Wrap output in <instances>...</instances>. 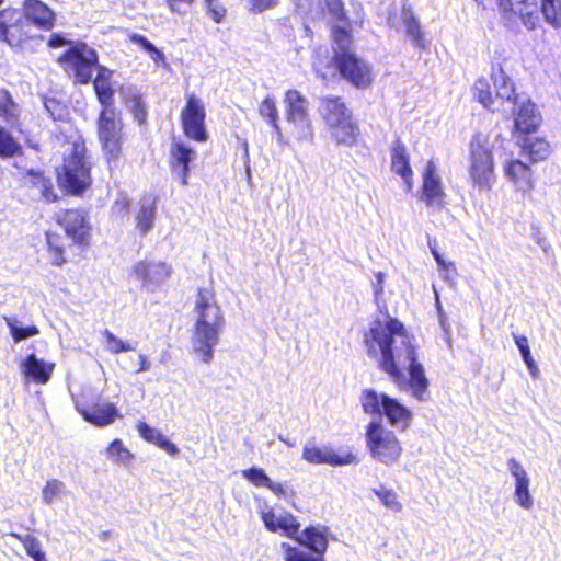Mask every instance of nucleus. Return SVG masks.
Masks as SVG:
<instances>
[{
    "mask_svg": "<svg viewBox=\"0 0 561 561\" xmlns=\"http://www.w3.org/2000/svg\"><path fill=\"white\" fill-rule=\"evenodd\" d=\"M41 183L39 191L41 196L47 203H57L60 199L59 194L57 193L54 183L48 176H39Z\"/></svg>",
    "mask_w": 561,
    "mask_h": 561,
    "instance_id": "47",
    "label": "nucleus"
},
{
    "mask_svg": "<svg viewBox=\"0 0 561 561\" xmlns=\"http://www.w3.org/2000/svg\"><path fill=\"white\" fill-rule=\"evenodd\" d=\"M285 115L289 123L308 121L307 99L296 89H289L284 95Z\"/></svg>",
    "mask_w": 561,
    "mask_h": 561,
    "instance_id": "28",
    "label": "nucleus"
},
{
    "mask_svg": "<svg viewBox=\"0 0 561 561\" xmlns=\"http://www.w3.org/2000/svg\"><path fill=\"white\" fill-rule=\"evenodd\" d=\"M520 20L528 30H535L538 24V16L535 12H520Z\"/></svg>",
    "mask_w": 561,
    "mask_h": 561,
    "instance_id": "60",
    "label": "nucleus"
},
{
    "mask_svg": "<svg viewBox=\"0 0 561 561\" xmlns=\"http://www.w3.org/2000/svg\"><path fill=\"white\" fill-rule=\"evenodd\" d=\"M24 547L26 554L30 556L34 561H48L45 552L42 550L39 540L31 535L22 536L19 534H12Z\"/></svg>",
    "mask_w": 561,
    "mask_h": 561,
    "instance_id": "37",
    "label": "nucleus"
},
{
    "mask_svg": "<svg viewBox=\"0 0 561 561\" xmlns=\"http://www.w3.org/2000/svg\"><path fill=\"white\" fill-rule=\"evenodd\" d=\"M300 546L306 547L311 557H307L298 548L283 542L282 549L285 553V561H325L324 553L327 552L329 541L325 534L316 526H307L301 533L298 534V539H295Z\"/></svg>",
    "mask_w": 561,
    "mask_h": 561,
    "instance_id": "11",
    "label": "nucleus"
},
{
    "mask_svg": "<svg viewBox=\"0 0 561 561\" xmlns=\"http://www.w3.org/2000/svg\"><path fill=\"white\" fill-rule=\"evenodd\" d=\"M137 430L139 435L148 443L158 446L171 456L179 454L178 446L169 440L160 431L151 427L144 421L138 422Z\"/></svg>",
    "mask_w": 561,
    "mask_h": 561,
    "instance_id": "33",
    "label": "nucleus"
},
{
    "mask_svg": "<svg viewBox=\"0 0 561 561\" xmlns=\"http://www.w3.org/2000/svg\"><path fill=\"white\" fill-rule=\"evenodd\" d=\"M320 113L328 128L353 115L351 110L347 108L343 98L340 95L323 96L320 99Z\"/></svg>",
    "mask_w": 561,
    "mask_h": 561,
    "instance_id": "26",
    "label": "nucleus"
},
{
    "mask_svg": "<svg viewBox=\"0 0 561 561\" xmlns=\"http://www.w3.org/2000/svg\"><path fill=\"white\" fill-rule=\"evenodd\" d=\"M106 456L111 460L123 465H129L134 459L133 453L118 438L110 443L106 448Z\"/></svg>",
    "mask_w": 561,
    "mask_h": 561,
    "instance_id": "38",
    "label": "nucleus"
},
{
    "mask_svg": "<svg viewBox=\"0 0 561 561\" xmlns=\"http://www.w3.org/2000/svg\"><path fill=\"white\" fill-rule=\"evenodd\" d=\"M420 198L431 208L442 209L446 204L444 184L433 161H428L423 170Z\"/></svg>",
    "mask_w": 561,
    "mask_h": 561,
    "instance_id": "18",
    "label": "nucleus"
},
{
    "mask_svg": "<svg viewBox=\"0 0 561 561\" xmlns=\"http://www.w3.org/2000/svg\"><path fill=\"white\" fill-rule=\"evenodd\" d=\"M76 42L67 39L62 34L54 33L49 36L47 41V46L50 48H59L64 46L71 47V44Z\"/></svg>",
    "mask_w": 561,
    "mask_h": 561,
    "instance_id": "57",
    "label": "nucleus"
},
{
    "mask_svg": "<svg viewBox=\"0 0 561 561\" xmlns=\"http://www.w3.org/2000/svg\"><path fill=\"white\" fill-rule=\"evenodd\" d=\"M260 115L267 121L270 126L279 131L278 126V110L276 106V102L273 96H265L259 105Z\"/></svg>",
    "mask_w": 561,
    "mask_h": 561,
    "instance_id": "39",
    "label": "nucleus"
},
{
    "mask_svg": "<svg viewBox=\"0 0 561 561\" xmlns=\"http://www.w3.org/2000/svg\"><path fill=\"white\" fill-rule=\"evenodd\" d=\"M150 369V362L148 360L147 356L144 354L139 355V365L136 370L137 374L144 373Z\"/></svg>",
    "mask_w": 561,
    "mask_h": 561,
    "instance_id": "62",
    "label": "nucleus"
},
{
    "mask_svg": "<svg viewBox=\"0 0 561 561\" xmlns=\"http://www.w3.org/2000/svg\"><path fill=\"white\" fill-rule=\"evenodd\" d=\"M93 80V91L101 105L95 119L96 138L105 161L117 162L123 154L126 140L125 123L122 111L115 104V89L108 84V75L102 70Z\"/></svg>",
    "mask_w": 561,
    "mask_h": 561,
    "instance_id": "2",
    "label": "nucleus"
},
{
    "mask_svg": "<svg viewBox=\"0 0 561 561\" xmlns=\"http://www.w3.org/2000/svg\"><path fill=\"white\" fill-rule=\"evenodd\" d=\"M39 176H46V175L41 170H34V169L26 170L22 174V178H21L23 186L38 188L39 183H41Z\"/></svg>",
    "mask_w": 561,
    "mask_h": 561,
    "instance_id": "53",
    "label": "nucleus"
},
{
    "mask_svg": "<svg viewBox=\"0 0 561 561\" xmlns=\"http://www.w3.org/2000/svg\"><path fill=\"white\" fill-rule=\"evenodd\" d=\"M3 319L10 330V334H11L12 339L14 340V342H20V341L26 340L31 336H35V335L39 334V329L34 324L27 325L25 328H19L14 324V322L12 321V319L10 317L5 316V317H3Z\"/></svg>",
    "mask_w": 561,
    "mask_h": 561,
    "instance_id": "42",
    "label": "nucleus"
},
{
    "mask_svg": "<svg viewBox=\"0 0 561 561\" xmlns=\"http://www.w3.org/2000/svg\"><path fill=\"white\" fill-rule=\"evenodd\" d=\"M194 312L196 319L192 336L193 350L202 362L208 364L213 359L214 347L218 344L225 327V316L211 286L197 288Z\"/></svg>",
    "mask_w": 561,
    "mask_h": 561,
    "instance_id": "3",
    "label": "nucleus"
},
{
    "mask_svg": "<svg viewBox=\"0 0 561 561\" xmlns=\"http://www.w3.org/2000/svg\"><path fill=\"white\" fill-rule=\"evenodd\" d=\"M31 24L19 10H0V42L11 47H20L31 37Z\"/></svg>",
    "mask_w": 561,
    "mask_h": 561,
    "instance_id": "14",
    "label": "nucleus"
},
{
    "mask_svg": "<svg viewBox=\"0 0 561 561\" xmlns=\"http://www.w3.org/2000/svg\"><path fill=\"white\" fill-rule=\"evenodd\" d=\"M541 125V116L530 101L523 102L514 116L512 134L519 139L538 131Z\"/></svg>",
    "mask_w": 561,
    "mask_h": 561,
    "instance_id": "20",
    "label": "nucleus"
},
{
    "mask_svg": "<svg viewBox=\"0 0 561 561\" xmlns=\"http://www.w3.org/2000/svg\"><path fill=\"white\" fill-rule=\"evenodd\" d=\"M102 335H103L104 341H105V348L111 354H119V353L130 352V351L134 350L130 344H128V343L122 341L121 339H118L108 329H105L102 332Z\"/></svg>",
    "mask_w": 561,
    "mask_h": 561,
    "instance_id": "43",
    "label": "nucleus"
},
{
    "mask_svg": "<svg viewBox=\"0 0 561 561\" xmlns=\"http://www.w3.org/2000/svg\"><path fill=\"white\" fill-rule=\"evenodd\" d=\"M331 67H334L341 79L355 89L366 90L374 82L371 66L350 48L334 51L330 60L318 58L313 64L317 77L322 80L329 78V69Z\"/></svg>",
    "mask_w": 561,
    "mask_h": 561,
    "instance_id": "5",
    "label": "nucleus"
},
{
    "mask_svg": "<svg viewBox=\"0 0 561 561\" xmlns=\"http://www.w3.org/2000/svg\"><path fill=\"white\" fill-rule=\"evenodd\" d=\"M365 444L370 457L385 466L399 462L403 455V446L398 435L380 421H370L365 426Z\"/></svg>",
    "mask_w": 561,
    "mask_h": 561,
    "instance_id": "10",
    "label": "nucleus"
},
{
    "mask_svg": "<svg viewBox=\"0 0 561 561\" xmlns=\"http://www.w3.org/2000/svg\"><path fill=\"white\" fill-rule=\"evenodd\" d=\"M13 101L7 90L0 91V117H7L11 113Z\"/></svg>",
    "mask_w": 561,
    "mask_h": 561,
    "instance_id": "56",
    "label": "nucleus"
},
{
    "mask_svg": "<svg viewBox=\"0 0 561 561\" xmlns=\"http://www.w3.org/2000/svg\"><path fill=\"white\" fill-rule=\"evenodd\" d=\"M23 147L14 136L2 125H0V158L11 159L22 157Z\"/></svg>",
    "mask_w": 561,
    "mask_h": 561,
    "instance_id": "35",
    "label": "nucleus"
},
{
    "mask_svg": "<svg viewBox=\"0 0 561 561\" xmlns=\"http://www.w3.org/2000/svg\"><path fill=\"white\" fill-rule=\"evenodd\" d=\"M376 283L374 284V294L376 297H379L383 293V280L385 274L382 272H377L375 274Z\"/></svg>",
    "mask_w": 561,
    "mask_h": 561,
    "instance_id": "61",
    "label": "nucleus"
},
{
    "mask_svg": "<svg viewBox=\"0 0 561 561\" xmlns=\"http://www.w3.org/2000/svg\"><path fill=\"white\" fill-rule=\"evenodd\" d=\"M78 411L85 421L99 427L113 423L117 416V409L113 403H82Z\"/></svg>",
    "mask_w": 561,
    "mask_h": 561,
    "instance_id": "24",
    "label": "nucleus"
},
{
    "mask_svg": "<svg viewBox=\"0 0 561 561\" xmlns=\"http://www.w3.org/2000/svg\"><path fill=\"white\" fill-rule=\"evenodd\" d=\"M241 473L243 478L257 488H266L271 480L263 469L256 467L244 469Z\"/></svg>",
    "mask_w": 561,
    "mask_h": 561,
    "instance_id": "46",
    "label": "nucleus"
},
{
    "mask_svg": "<svg viewBox=\"0 0 561 561\" xmlns=\"http://www.w3.org/2000/svg\"><path fill=\"white\" fill-rule=\"evenodd\" d=\"M54 221L59 225L72 243L88 248L91 242V225L89 214L81 207L65 208L55 213Z\"/></svg>",
    "mask_w": 561,
    "mask_h": 561,
    "instance_id": "12",
    "label": "nucleus"
},
{
    "mask_svg": "<svg viewBox=\"0 0 561 561\" xmlns=\"http://www.w3.org/2000/svg\"><path fill=\"white\" fill-rule=\"evenodd\" d=\"M55 366V363H45L35 354H30L24 360L23 374L34 383L46 385L51 378Z\"/></svg>",
    "mask_w": 561,
    "mask_h": 561,
    "instance_id": "29",
    "label": "nucleus"
},
{
    "mask_svg": "<svg viewBox=\"0 0 561 561\" xmlns=\"http://www.w3.org/2000/svg\"><path fill=\"white\" fill-rule=\"evenodd\" d=\"M499 7L502 9L504 13L513 12V2L512 0H497Z\"/></svg>",
    "mask_w": 561,
    "mask_h": 561,
    "instance_id": "63",
    "label": "nucleus"
},
{
    "mask_svg": "<svg viewBox=\"0 0 561 561\" xmlns=\"http://www.w3.org/2000/svg\"><path fill=\"white\" fill-rule=\"evenodd\" d=\"M207 14L216 23L224 21L226 15L225 7L218 0H206Z\"/></svg>",
    "mask_w": 561,
    "mask_h": 561,
    "instance_id": "52",
    "label": "nucleus"
},
{
    "mask_svg": "<svg viewBox=\"0 0 561 561\" xmlns=\"http://www.w3.org/2000/svg\"><path fill=\"white\" fill-rule=\"evenodd\" d=\"M158 207V197L153 195L142 196L138 203V209L135 214L136 229L140 234L148 233L154 225Z\"/></svg>",
    "mask_w": 561,
    "mask_h": 561,
    "instance_id": "27",
    "label": "nucleus"
},
{
    "mask_svg": "<svg viewBox=\"0 0 561 561\" xmlns=\"http://www.w3.org/2000/svg\"><path fill=\"white\" fill-rule=\"evenodd\" d=\"M491 78L495 87V95H493L490 82L486 78H479L472 85L473 99L479 102L484 108L495 112L499 111L496 106V100L517 105L519 95L516 92L515 83L511 77L504 71L501 64H497L492 68Z\"/></svg>",
    "mask_w": 561,
    "mask_h": 561,
    "instance_id": "9",
    "label": "nucleus"
},
{
    "mask_svg": "<svg viewBox=\"0 0 561 561\" xmlns=\"http://www.w3.org/2000/svg\"><path fill=\"white\" fill-rule=\"evenodd\" d=\"M131 207L130 199L125 195H119L113 203L111 211L115 217L123 218L129 214Z\"/></svg>",
    "mask_w": 561,
    "mask_h": 561,
    "instance_id": "50",
    "label": "nucleus"
},
{
    "mask_svg": "<svg viewBox=\"0 0 561 561\" xmlns=\"http://www.w3.org/2000/svg\"><path fill=\"white\" fill-rule=\"evenodd\" d=\"M24 16L27 18L28 23L43 31H50L56 23L55 12L41 0H24Z\"/></svg>",
    "mask_w": 561,
    "mask_h": 561,
    "instance_id": "23",
    "label": "nucleus"
},
{
    "mask_svg": "<svg viewBox=\"0 0 561 561\" xmlns=\"http://www.w3.org/2000/svg\"><path fill=\"white\" fill-rule=\"evenodd\" d=\"M507 180L517 191L530 193L535 188V178L530 165L520 159H511L503 165Z\"/></svg>",
    "mask_w": 561,
    "mask_h": 561,
    "instance_id": "21",
    "label": "nucleus"
},
{
    "mask_svg": "<svg viewBox=\"0 0 561 561\" xmlns=\"http://www.w3.org/2000/svg\"><path fill=\"white\" fill-rule=\"evenodd\" d=\"M332 38L339 46L346 45L348 47L352 43V33L345 27L336 26L332 32Z\"/></svg>",
    "mask_w": 561,
    "mask_h": 561,
    "instance_id": "54",
    "label": "nucleus"
},
{
    "mask_svg": "<svg viewBox=\"0 0 561 561\" xmlns=\"http://www.w3.org/2000/svg\"><path fill=\"white\" fill-rule=\"evenodd\" d=\"M261 520L271 533L280 530L284 536L295 540L300 533V523L290 512H285L278 518L272 508L260 513Z\"/></svg>",
    "mask_w": 561,
    "mask_h": 561,
    "instance_id": "22",
    "label": "nucleus"
},
{
    "mask_svg": "<svg viewBox=\"0 0 561 561\" xmlns=\"http://www.w3.org/2000/svg\"><path fill=\"white\" fill-rule=\"evenodd\" d=\"M302 460L310 465H328L341 467L358 463L359 459L352 450L335 451L331 446L306 444L301 454Z\"/></svg>",
    "mask_w": 561,
    "mask_h": 561,
    "instance_id": "16",
    "label": "nucleus"
},
{
    "mask_svg": "<svg viewBox=\"0 0 561 561\" xmlns=\"http://www.w3.org/2000/svg\"><path fill=\"white\" fill-rule=\"evenodd\" d=\"M275 0H250V11L252 13H260L271 9L275 4Z\"/></svg>",
    "mask_w": 561,
    "mask_h": 561,
    "instance_id": "58",
    "label": "nucleus"
},
{
    "mask_svg": "<svg viewBox=\"0 0 561 561\" xmlns=\"http://www.w3.org/2000/svg\"><path fill=\"white\" fill-rule=\"evenodd\" d=\"M427 245L431 250V253L433 254L438 268L440 271H455V264L453 262H447L443 259L442 254L437 250V240L434 237H427Z\"/></svg>",
    "mask_w": 561,
    "mask_h": 561,
    "instance_id": "49",
    "label": "nucleus"
},
{
    "mask_svg": "<svg viewBox=\"0 0 561 561\" xmlns=\"http://www.w3.org/2000/svg\"><path fill=\"white\" fill-rule=\"evenodd\" d=\"M197 153L194 148L185 141L178 139L170 144L168 153V165L170 172L180 185L187 186L193 162Z\"/></svg>",
    "mask_w": 561,
    "mask_h": 561,
    "instance_id": "15",
    "label": "nucleus"
},
{
    "mask_svg": "<svg viewBox=\"0 0 561 561\" xmlns=\"http://www.w3.org/2000/svg\"><path fill=\"white\" fill-rule=\"evenodd\" d=\"M359 400L365 414L383 416L394 428L405 431L412 424L413 412L411 409L386 392L366 388L360 392Z\"/></svg>",
    "mask_w": 561,
    "mask_h": 561,
    "instance_id": "8",
    "label": "nucleus"
},
{
    "mask_svg": "<svg viewBox=\"0 0 561 561\" xmlns=\"http://www.w3.org/2000/svg\"><path fill=\"white\" fill-rule=\"evenodd\" d=\"M323 3L328 12L335 20L345 21L347 19V14L342 0H323Z\"/></svg>",
    "mask_w": 561,
    "mask_h": 561,
    "instance_id": "51",
    "label": "nucleus"
},
{
    "mask_svg": "<svg viewBox=\"0 0 561 561\" xmlns=\"http://www.w3.org/2000/svg\"><path fill=\"white\" fill-rule=\"evenodd\" d=\"M467 171L473 187L490 191L495 183L494 147L482 134H474L468 145Z\"/></svg>",
    "mask_w": 561,
    "mask_h": 561,
    "instance_id": "7",
    "label": "nucleus"
},
{
    "mask_svg": "<svg viewBox=\"0 0 561 561\" xmlns=\"http://www.w3.org/2000/svg\"><path fill=\"white\" fill-rule=\"evenodd\" d=\"M93 162L85 141L79 137L71 144L68 154L55 169L56 183L67 196H82L92 187Z\"/></svg>",
    "mask_w": 561,
    "mask_h": 561,
    "instance_id": "4",
    "label": "nucleus"
},
{
    "mask_svg": "<svg viewBox=\"0 0 561 561\" xmlns=\"http://www.w3.org/2000/svg\"><path fill=\"white\" fill-rule=\"evenodd\" d=\"M363 342L368 357L398 387L408 385L416 400H426L430 381L419 362L414 337L403 322L386 312L383 320L371 321Z\"/></svg>",
    "mask_w": 561,
    "mask_h": 561,
    "instance_id": "1",
    "label": "nucleus"
},
{
    "mask_svg": "<svg viewBox=\"0 0 561 561\" xmlns=\"http://www.w3.org/2000/svg\"><path fill=\"white\" fill-rule=\"evenodd\" d=\"M401 21L404 26L405 36L411 41V43L419 49H426L427 43L425 35L411 5L402 7Z\"/></svg>",
    "mask_w": 561,
    "mask_h": 561,
    "instance_id": "32",
    "label": "nucleus"
},
{
    "mask_svg": "<svg viewBox=\"0 0 561 561\" xmlns=\"http://www.w3.org/2000/svg\"><path fill=\"white\" fill-rule=\"evenodd\" d=\"M62 488L64 483L61 481L56 479L48 480L42 491L43 501L46 504H50L61 493Z\"/></svg>",
    "mask_w": 561,
    "mask_h": 561,
    "instance_id": "48",
    "label": "nucleus"
},
{
    "mask_svg": "<svg viewBox=\"0 0 561 561\" xmlns=\"http://www.w3.org/2000/svg\"><path fill=\"white\" fill-rule=\"evenodd\" d=\"M329 131L336 145L346 147L355 146L360 136L358 124L353 119V115L331 126Z\"/></svg>",
    "mask_w": 561,
    "mask_h": 561,
    "instance_id": "31",
    "label": "nucleus"
},
{
    "mask_svg": "<svg viewBox=\"0 0 561 561\" xmlns=\"http://www.w3.org/2000/svg\"><path fill=\"white\" fill-rule=\"evenodd\" d=\"M510 471L515 478V501L523 508L530 510L533 507V497L529 492V479L526 470L519 461L511 458L507 461Z\"/></svg>",
    "mask_w": 561,
    "mask_h": 561,
    "instance_id": "25",
    "label": "nucleus"
},
{
    "mask_svg": "<svg viewBox=\"0 0 561 561\" xmlns=\"http://www.w3.org/2000/svg\"><path fill=\"white\" fill-rule=\"evenodd\" d=\"M266 489H268L276 496H279V497H287L288 495L294 494L293 491L288 492V490L282 483H275L272 480H270L268 484L266 485Z\"/></svg>",
    "mask_w": 561,
    "mask_h": 561,
    "instance_id": "59",
    "label": "nucleus"
},
{
    "mask_svg": "<svg viewBox=\"0 0 561 561\" xmlns=\"http://www.w3.org/2000/svg\"><path fill=\"white\" fill-rule=\"evenodd\" d=\"M390 170L400 176L411 192L414 185V172L410 163V154L404 141L397 137L390 147Z\"/></svg>",
    "mask_w": 561,
    "mask_h": 561,
    "instance_id": "19",
    "label": "nucleus"
},
{
    "mask_svg": "<svg viewBox=\"0 0 561 561\" xmlns=\"http://www.w3.org/2000/svg\"><path fill=\"white\" fill-rule=\"evenodd\" d=\"M519 140L520 152L531 163L546 161L552 152L551 145L545 137H531L530 135Z\"/></svg>",
    "mask_w": 561,
    "mask_h": 561,
    "instance_id": "30",
    "label": "nucleus"
},
{
    "mask_svg": "<svg viewBox=\"0 0 561 561\" xmlns=\"http://www.w3.org/2000/svg\"><path fill=\"white\" fill-rule=\"evenodd\" d=\"M513 337H514L516 346L518 347V350L520 352L524 363L526 364L527 368L529 369V373L531 374V376L536 377L538 375L539 369H538V366H537L535 359L531 356L527 336L513 334Z\"/></svg>",
    "mask_w": 561,
    "mask_h": 561,
    "instance_id": "41",
    "label": "nucleus"
},
{
    "mask_svg": "<svg viewBox=\"0 0 561 561\" xmlns=\"http://www.w3.org/2000/svg\"><path fill=\"white\" fill-rule=\"evenodd\" d=\"M131 274L144 287L154 290L171 276L172 267L163 261L144 259L131 266Z\"/></svg>",
    "mask_w": 561,
    "mask_h": 561,
    "instance_id": "17",
    "label": "nucleus"
},
{
    "mask_svg": "<svg viewBox=\"0 0 561 561\" xmlns=\"http://www.w3.org/2000/svg\"><path fill=\"white\" fill-rule=\"evenodd\" d=\"M169 10L173 13L184 14L186 8L191 7L195 0H163Z\"/></svg>",
    "mask_w": 561,
    "mask_h": 561,
    "instance_id": "55",
    "label": "nucleus"
},
{
    "mask_svg": "<svg viewBox=\"0 0 561 561\" xmlns=\"http://www.w3.org/2000/svg\"><path fill=\"white\" fill-rule=\"evenodd\" d=\"M56 62L75 84H93V80L103 73L102 70L110 72L108 84H113V70L100 65L98 51L85 42L77 41L71 44V47L56 58Z\"/></svg>",
    "mask_w": 561,
    "mask_h": 561,
    "instance_id": "6",
    "label": "nucleus"
},
{
    "mask_svg": "<svg viewBox=\"0 0 561 561\" xmlns=\"http://www.w3.org/2000/svg\"><path fill=\"white\" fill-rule=\"evenodd\" d=\"M47 252L50 257V262L55 266H62L68 262L66 256V243L61 234L57 232H46Z\"/></svg>",
    "mask_w": 561,
    "mask_h": 561,
    "instance_id": "34",
    "label": "nucleus"
},
{
    "mask_svg": "<svg viewBox=\"0 0 561 561\" xmlns=\"http://www.w3.org/2000/svg\"><path fill=\"white\" fill-rule=\"evenodd\" d=\"M540 12L547 24L561 28V0H541Z\"/></svg>",
    "mask_w": 561,
    "mask_h": 561,
    "instance_id": "36",
    "label": "nucleus"
},
{
    "mask_svg": "<svg viewBox=\"0 0 561 561\" xmlns=\"http://www.w3.org/2000/svg\"><path fill=\"white\" fill-rule=\"evenodd\" d=\"M130 112L134 117V121L142 126L147 123L148 112L147 106L142 100V96L139 93H134L130 98Z\"/></svg>",
    "mask_w": 561,
    "mask_h": 561,
    "instance_id": "44",
    "label": "nucleus"
},
{
    "mask_svg": "<svg viewBox=\"0 0 561 561\" xmlns=\"http://www.w3.org/2000/svg\"><path fill=\"white\" fill-rule=\"evenodd\" d=\"M128 39L145 50L156 64H161L164 61L163 53L144 35L131 33L128 35Z\"/></svg>",
    "mask_w": 561,
    "mask_h": 561,
    "instance_id": "40",
    "label": "nucleus"
},
{
    "mask_svg": "<svg viewBox=\"0 0 561 561\" xmlns=\"http://www.w3.org/2000/svg\"><path fill=\"white\" fill-rule=\"evenodd\" d=\"M180 121L183 134L190 140L205 142L208 139L205 105L195 93L185 95V104L181 110Z\"/></svg>",
    "mask_w": 561,
    "mask_h": 561,
    "instance_id": "13",
    "label": "nucleus"
},
{
    "mask_svg": "<svg viewBox=\"0 0 561 561\" xmlns=\"http://www.w3.org/2000/svg\"><path fill=\"white\" fill-rule=\"evenodd\" d=\"M374 493L387 508L393 512H400L402 510V504L393 490L381 486L380 489H375Z\"/></svg>",
    "mask_w": 561,
    "mask_h": 561,
    "instance_id": "45",
    "label": "nucleus"
},
{
    "mask_svg": "<svg viewBox=\"0 0 561 561\" xmlns=\"http://www.w3.org/2000/svg\"><path fill=\"white\" fill-rule=\"evenodd\" d=\"M113 536L111 530H104L99 535V539L101 541H107Z\"/></svg>",
    "mask_w": 561,
    "mask_h": 561,
    "instance_id": "64",
    "label": "nucleus"
}]
</instances>
